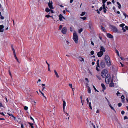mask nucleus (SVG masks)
Returning <instances> with one entry per match:
<instances>
[{
    "label": "nucleus",
    "instance_id": "1",
    "mask_svg": "<svg viewBox=\"0 0 128 128\" xmlns=\"http://www.w3.org/2000/svg\"><path fill=\"white\" fill-rule=\"evenodd\" d=\"M104 59L107 66L110 67L111 65L110 58L109 56L107 55H106L104 57Z\"/></svg>",
    "mask_w": 128,
    "mask_h": 128
},
{
    "label": "nucleus",
    "instance_id": "2",
    "mask_svg": "<svg viewBox=\"0 0 128 128\" xmlns=\"http://www.w3.org/2000/svg\"><path fill=\"white\" fill-rule=\"evenodd\" d=\"M108 73V72L107 70H103L101 73V75L102 77L103 78H106V75Z\"/></svg>",
    "mask_w": 128,
    "mask_h": 128
},
{
    "label": "nucleus",
    "instance_id": "3",
    "mask_svg": "<svg viewBox=\"0 0 128 128\" xmlns=\"http://www.w3.org/2000/svg\"><path fill=\"white\" fill-rule=\"evenodd\" d=\"M73 39L76 43L77 44L78 43V37L76 34V33L73 34Z\"/></svg>",
    "mask_w": 128,
    "mask_h": 128
},
{
    "label": "nucleus",
    "instance_id": "4",
    "mask_svg": "<svg viewBox=\"0 0 128 128\" xmlns=\"http://www.w3.org/2000/svg\"><path fill=\"white\" fill-rule=\"evenodd\" d=\"M110 28H111L115 32H118V30L116 27L115 26L110 25Z\"/></svg>",
    "mask_w": 128,
    "mask_h": 128
},
{
    "label": "nucleus",
    "instance_id": "5",
    "mask_svg": "<svg viewBox=\"0 0 128 128\" xmlns=\"http://www.w3.org/2000/svg\"><path fill=\"white\" fill-rule=\"evenodd\" d=\"M52 1L49 0V2L48 3V6L50 9H54V8L52 6Z\"/></svg>",
    "mask_w": 128,
    "mask_h": 128
},
{
    "label": "nucleus",
    "instance_id": "6",
    "mask_svg": "<svg viewBox=\"0 0 128 128\" xmlns=\"http://www.w3.org/2000/svg\"><path fill=\"white\" fill-rule=\"evenodd\" d=\"M100 67L101 68H104L106 66V64L104 62H102L100 65Z\"/></svg>",
    "mask_w": 128,
    "mask_h": 128
},
{
    "label": "nucleus",
    "instance_id": "7",
    "mask_svg": "<svg viewBox=\"0 0 128 128\" xmlns=\"http://www.w3.org/2000/svg\"><path fill=\"white\" fill-rule=\"evenodd\" d=\"M104 52H102L101 51H100L99 52H98L97 54V55L99 57H101L103 55Z\"/></svg>",
    "mask_w": 128,
    "mask_h": 128
},
{
    "label": "nucleus",
    "instance_id": "8",
    "mask_svg": "<svg viewBox=\"0 0 128 128\" xmlns=\"http://www.w3.org/2000/svg\"><path fill=\"white\" fill-rule=\"evenodd\" d=\"M62 32L64 34H65L66 33L67 29L66 27L63 28L62 30Z\"/></svg>",
    "mask_w": 128,
    "mask_h": 128
},
{
    "label": "nucleus",
    "instance_id": "9",
    "mask_svg": "<svg viewBox=\"0 0 128 128\" xmlns=\"http://www.w3.org/2000/svg\"><path fill=\"white\" fill-rule=\"evenodd\" d=\"M63 108L64 111V112L65 107L66 106V103L65 101L63 99Z\"/></svg>",
    "mask_w": 128,
    "mask_h": 128
},
{
    "label": "nucleus",
    "instance_id": "10",
    "mask_svg": "<svg viewBox=\"0 0 128 128\" xmlns=\"http://www.w3.org/2000/svg\"><path fill=\"white\" fill-rule=\"evenodd\" d=\"M110 87H114V83L113 82V80H112L111 83L110 84Z\"/></svg>",
    "mask_w": 128,
    "mask_h": 128
},
{
    "label": "nucleus",
    "instance_id": "11",
    "mask_svg": "<svg viewBox=\"0 0 128 128\" xmlns=\"http://www.w3.org/2000/svg\"><path fill=\"white\" fill-rule=\"evenodd\" d=\"M4 26L3 25H0V32H3L4 31Z\"/></svg>",
    "mask_w": 128,
    "mask_h": 128
},
{
    "label": "nucleus",
    "instance_id": "12",
    "mask_svg": "<svg viewBox=\"0 0 128 128\" xmlns=\"http://www.w3.org/2000/svg\"><path fill=\"white\" fill-rule=\"evenodd\" d=\"M59 20L61 21H62V18H63V16L61 14H60L59 16Z\"/></svg>",
    "mask_w": 128,
    "mask_h": 128
},
{
    "label": "nucleus",
    "instance_id": "13",
    "mask_svg": "<svg viewBox=\"0 0 128 128\" xmlns=\"http://www.w3.org/2000/svg\"><path fill=\"white\" fill-rule=\"evenodd\" d=\"M101 86L103 88L102 91L104 92V90L106 89V87L104 84H101Z\"/></svg>",
    "mask_w": 128,
    "mask_h": 128
},
{
    "label": "nucleus",
    "instance_id": "14",
    "mask_svg": "<svg viewBox=\"0 0 128 128\" xmlns=\"http://www.w3.org/2000/svg\"><path fill=\"white\" fill-rule=\"evenodd\" d=\"M107 36L110 38H113V36L111 34H107Z\"/></svg>",
    "mask_w": 128,
    "mask_h": 128
},
{
    "label": "nucleus",
    "instance_id": "15",
    "mask_svg": "<svg viewBox=\"0 0 128 128\" xmlns=\"http://www.w3.org/2000/svg\"><path fill=\"white\" fill-rule=\"evenodd\" d=\"M100 51L102 52H105V50L104 48L102 46H101L100 47Z\"/></svg>",
    "mask_w": 128,
    "mask_h": 128
},
{
    "label": "nucleus",
    "instance_id": "16",
    "mask_svg": "<svg viewBox=\"0 0 128 128\" xmlns=\"http://www.w3.org/2000/svg\"><path fill=\"white\" fill-rule=\"evenodd\" d=\"M110 79L108 78H107V80H106L105 79V82L106 84H109L110 82Z\"/></svg>",
    "mask_w": 128,
    "mask_h": 128
},
{
    "label": "nucleus",
    "instance_id": "17",
    "mask_svg": "<svg viewBox=\"0 0 128 128\" xmlns=\"http://www.w3.org/2000/svg\"><path fill=\"white\" fill-rule=\"evenodd\" d=\"M103 9L104 10V12L105 13H106V12L107 10L106 8H108V7H106L105 6H103Z\"/></svg>",
    "mask_w": 128,
    "mask_h": 128
},
{
    "label": "nucleus",
    "instance_id": "18",
    "mask_svg": "<svg viewBox=\"0 0 128 128\" xmlns=\"http://www.w3.org/2000/svg\"><path fill=\"white\" fill-rule=\"evenodd\" d=\"M54 72L55 73V75H56V77L57 78H59V76H58V73H57V72L56 71V70H54Z\"/></svg>",
    "mask_w": 128,
    "mask_h": 128
},
{
    "label": "nucleus",
    "instance_id": "19",
    "mask_svg": "<svg viewBox=\"0 0 128 128\" xmlns=\"http://www.w3.org/2000/svg\"><path fill=\"white\" fill-rule=\"evenodd\" d=\"M106 80H107V78H108L110 79H111V77L110 75V74H108L106 77Z\"/></svg>",
    "mask_w": 128,
    "mask_h": 128
},
{
    "label": "nucleus",
    "instance_id": "20",
    "mask_svg": "<svg viewBox=\"0 0 128 128\" xmlns=\"http://www.w3.org/2000/svg\"><path fill=\"white\" fill-rule=\"evenodd\" d=\"M50 10L48 8H46L45 10L46 12H50Z\"/></svg>",
    "mask_w": 128,
    "mask_h": 128
},
{
    "label": "nucleus",
    "instance_id": "21",
    "mask_svg": "<svg viewBox=\"0 0 128 128\" xmlns=\"http://www.w3.org/2000/svg\"><path fill=\"white\" fill-rule=\"evenodd\" d=\"M117 4L118 5V7L120 9L121 7V5L120 4V3L118 2H117Z\"/></svg>",
    "mask_w": 128,
    "mask_h": 128
},
{
    "label": "nucleus",
    "instance_id": "22",
    "mask_svg": "<svg viewBox=\"0 0 128 128\" xmlns=\"http://www.w3.org/2000/svg\"><path fill=\"white\" fill-rule=\"evenodd\" d=\"M101 29L102 30L103 32H105V28L102 26H101Z\"/></svg>",
    "mask_w": 128,
    "mask_h": 128
},
{
    "label": "nucleus",
    "instance_id": "23",
    "mask_svg": "<svg viewBox=\"0 0 128 128\" xmlns=\"http://www.w3.org/2000/svg\"><path fill=\"white\" fill-rule=\"evenodd\" d=\"M99 61H100L99 60H98L97 62V65L96 66L98 67L99 68H100V66L99 64Z\"/></svg>",
    "mask_w": 128,
    "mask_h": 128
},
{
    "label": "nucleus",
    "instance_id": "24",
    "mask_svg": "<svg viewBox=\"0 0 128 128\" xmlns=\"http://www.w3.org/2000/svg\"><path fill=\"white\" fill-rule=\"evenodd\" d=\"M79 59L81 62L84 61V59L81 57H79Z\"/></svg>",
    "mask_w": 128,
    "mask_h": 128
},
{
    "label": "nucleus",
    "instance_id": "25",
    "mask_svg": "<svg viewBox=\"0 0 128 128\" xmlns=\"http://www.w3.org/2000/svg\"><path fill=\"white\" fill-rule=\"evenodd\" d=\"M106 2L105 1V0H102V3H103L102 6H105V3Z\"/></svg>",
    "mask_w": 128,
    "mask_h": 128
},
{
    "label": "nucleus",
    "instance_id": "26",
    "mask_svg": "<svg viewBox=\"0 0 128 128\" xmlns=\"http://www.w3.org/2000/svg\"><path fill=\"white\" fill-rule=\"evenodd\" d=\"M12 50L14 54H15L16 52H15V50L14 49L12 46Z\"/></svg>",
    "mask_w": 128,
    "mask_h": 128
},
{
    "label": "nucleus",
    "instance_id": "27",
    "mask_svg": "<svg viewBox=\"0 0 128 128\" xmlns=\"http://www.w3.org/2000/svg\"><path fill=\"white\" fill-rule=\"evenodd\" d=\"M83 29L82 28H81L78 31V33L79 34H80L83 31Z\"/></svg>",
    "mask_w": 128,
    "mask_h": 128
},
{
    "label": "nucleus",
    "instance_id": "28",
    "mask_svg": "<svg viewBox=\"0 0 128 128\" xmlns=\"http://www.w3.org/2000/svg\"><path fill=\"white\" fill-rule=\"evenodd\" d=\"M109 106L111 108L112 110H114L115 112H116L115 110H114V108L111 105L110 106Z\"/></svg>",
    "mask_w": 128,
    "mask_h": 128
},
{
    "label": "nucleus",
    "instance_id": "29",
    "mask_svg": "<svg viewBox=\"0 0 128 128\" xmlns=\"http://www.w3.org/2000/svg\"><path fill=\"white\" fill-rule=\"evenodd\" d=\"M86 12H82V14H80V16H84L86 14Z\"/></svg>",
    "mask_w": 128,
    "mask_h": 128
},
{
    "label": "nucleus",
    "instance_id": "30",
    "mask_svg": "<svg viewBox=\"0 0 128 128\" xmlns=\"http://www.w3.org/2000/svg\"><path fill=\"white\" fill-rule=\"evenodd\" d=\"M80 19H83L84 20H86V17H80Z\"/></svg>",
    "mask_w": 128,
    "mask_h": 128
},
{
    "label": "nucleus",
    "instance_id": "31",
    "mask_svg": "<svg viewBox=\"0 0 128 128\" xmlns=\"http://www.w3.org/2000/svg\"><path fill=\"white\" fill-rule=\"evenodd\" d=\"M116 52L118 56H119L120 57V55L119 53V52L118 51V50H116Z\"/></svg>",
    "mask_w": 128,
    "mask_h": 128
},
{
    "label": "nucleus",
    "instance_id": "32",
    "mask_svg": "<svg viewBox=\"0 0 128 128\" xmlns=\"http://www.w3.org/2000/svg\"><path fill=\"white\" fill-rule=\"evenodd\" d=\"M11 118L12 119H13V118H14V120H16V118L12 114V115H11Z\"/></svg>",
    "mask_w": 128,
    "mask_h": 128
},
{
    "label": "nucleus",
    "instance_id": "33",
    "mask_svg": "<svg viewBox=\"0 0 128 128\" xmlns=\"http://www.w3.org/2000/svg\"><path fill=\"white\" fill-rule=\"evenodd\" d=\"M88 103H89V107H90V109L91 110H92V107L91 106V103L90 102H89Z\"/></svg>",
    "mask_w": 128,
    "mask_h": 128
},
{
    "label": "nucleus",
    "instance_id": "34",
    "mask_svg": "<svg viewBox=\"0 0 128 128\" xmlns=\"http://www.w3.org/2000/svg\"><path fill=\"white\" fill-rule=\"evenodd\" d=\"M93 86V87L94 88L95 92H99V91H98V90H97L96 89V88L95 87L94 85Z\"/></svg>",
    "mask_w": 128,
    "mask_h": 128
},
{
    "label": "nucleus",
    "instance_id": "35",
    "mask_svg": "<svg viewBox=\"0 0 128 128\" xmlns=\"http://www.w3.org/2000/svg\"><path fill=\"white\" fill-rule=\"evenodd\" d=\"M0 19L2 20H3L4 19V17L2 16L1 15V13L0 12Z\"/></svg>",
    "mask_w": 128,
    "mask_h": 128
},
{
    "label": "nucleus",
    "instance_id": "36",
    "mask_svg": "<svg viewBox=\"0 0 128 128\" xmlns=\"http://www.w3.org/2000/svg\"><path fill=\"white\" fill-rule=\"evenodd\" d=\"M123 14L125 16V18H126V17L128 18V15H127L124 12L123 13Z\"/></svg>",
    "mask_w": 128,
    "mask_h": 128
},
{
    "label": "nucleus",
    "instance_id": "37",
    "mask_svg": "<svg viewBox=\"0 0 128 128\" xmlns=\"http://www.w3.org/2000/svg\"><path fill=\"white\" fill-rule=\"evenodd\" d=\"M125 25L124 24H123L120 25V27H122V28L125 26Z\"/></svg>",
    "mask_w": 128,
    "mask_h": 128
},
{
    "label": "nucleus",
    "instance_id": "38",
    "mask_svg": "<svg viewBox=\"0 0 128 128\" xmlns=\"http://www.w3.org/2000/svg\"><path fill=\"white\" fill-rule=\"evenodd\" d=\"M88 92L89 93H90L91 92V89L89 87H88Z\"/></svg>",
    "mask_w": 128,
    "mask_h": 128
},
{
    "label": "nucleus",
    "instance_id": "39",
    "mask_svg": "<svg viewBox=\"0 0 128 128\" xmlns=\"http://www.w3.org/2000/svg\"><path fill=\"white\" fill-rule=\"evenodd\" d=\"M14 54V57H15V59L16 60H18V58H17V57L16 56V54Z\"/></svg>",
    "mask_w": 128,
    "mask_h": 128
},
{
    "label": "nucleus",
    "instance_id": "40",
    "mask_svg": "<svg viewBox=\"0 0 128 128\" xmlns=\"http://www.w3.org/2000/svg\"><path fill=\"white\" fill-rule=\"evenodd\" d=\"M122 105V104L121 103H120L118 104V106L119 107H121Z\"/></svg>",
    "mask_w": 128,
    "mask_h": 128
},
{
    "label": "nucleus",
    "instance_id": "41",
    "mask_svg": "<svg viewBox=\"0 0 128 128\" xmlns=\"http://www.w3.org/2000/svg\"><path fill=\"white\" fill-rule=\"evenodd\" d=\"M28 107L27 106H25L24 107V109L25 110H28Z\"/></svg>",
    "mask_w": 128,
    "mask_h": 128
},
{
    "label": "nucleus",
    "instance_id": "42",
    "mask_svg": "<svg viewBox=\"0 0 128 128\" xmlns=\"http://www.w3.org/2000/svg\"><path fill=\"white\" fill-rule=\"evenodd\" d=\"M45 17H46V18H48L49 17H50V15L48 14V15H46V16H45Z\"/></svg>",
    "mask_w": 128,
    "mask_h": 128
},
{
    "label": "nucleus",
    "instance_id": "43",
    "mask_svg": "<svg viewBox=\"0 0 128 128\" xmlns=\"http://www.w3.org/2000/svg\"><path fill=\"white\" fill-rule=\"evenodd\" d=\"M90 54L92 55H93L94 54V52L93 51H92L90 52Z\"/></svg>",
    "mask_w": 128,
    "mask_h": 128
},
{
    "label": "nucleus",
    "instance_id": "44",
    "mask_svg": "<svg viewBox=\"0 0 128 128\" xmlns=\"http://www.w3.org/2000/svg\"><path fill=\"white\" fill-rule=\"evenodd\" d=\"M0 114L2 115V116H4L5 118L6 117V116L4 114L3 112H0Z\"/></svg>",
    "mask_w": 128,
    "mask_h": 128
},
{
    "label": "nucleus",
    "instance_id": "45",
    "mask_svg": "<svg viewBox=\"0 0 128 128\" xmlns=\"http://www.w3.org/2000/svg\"><path fill=\"white\" fill-rule=\"evenodd\" d=\"M112 4V3L110 2H107V5H108L109 4Z\"/></svg>",
    "mask_w": 128,
    "mask_h": 128
},
{
    "label": "nucleus",
    "instance_id": "46",
    "mask_svg": "<svg viewBox=\"0 0 128 128\" xmlns=\"http://www.w3.org/2000/svg\"><path fill=\"white\" fill-rule=\"evenodd\" d=\"M122 30H123L124 32H126V30L125 29V28H123Z\"/></svg>",
    "mask_w": 128,
    "mask_h": 128
},
{
    "label": "nucleus",
    "instance_id": "47",
    "mask_svg": "<svg viewBox=\"0 0 128 128\" xmlns=\"http://www.w3.org/2000/svg\"><path fill=\"white\" fill-rule=\"evenodd\" d=\"M69 86H70V87L72 89V90L73 91H74L73 89H74L72 88V84H70Z\"/></svg>",
    "mask_w": 128,
    "mask_h": 128
},
{
    "label": "nucleus",
    "instance_id": "48",
    "mask_svg": "<svg viewBox=\"0 0 128 128\" xmlns=\"http://www.w3.org/2000/svg\"><path fill=\"white\" fill-rule=\"evenodd\" d=\"M124 96L123 95H122V96L121 97V98L122 100H123L124 98Z\"/></svg>",
    "mask_w": 128,
    "mask_h": 128
},
{
    "label": "nucleus",
    "instance_id": "49",
    "mask_svg": "<svg viewBox=\"0 0 128 128\" xmlns=\"http://www.w3.org/2000/svg\"><path fill=\"white\" fill-rule=\"evenodd\" d=\"M88 99H89V100H90V98H88L87 99H86V100H87V102L88 103H89V100H88Z\"/></svg>",
    "mask_w": 128,
    "mask_h": 128
},
{
    "label": "nucleus",
    "instance_id": "50",
    "mask_svg": "<svg viewBox=\"0 0 128 128\" xmlns=\"http://www.w3.org/2000/svg\"><path fill=\"white\" fill-rule=\"evenodd\" d=\"M107 102H108V104L109 106H110L111 104L109 100H107Z\"/></svg>",
    "mask_w": 128,
    "mask_h": 128
},
{
    "label": "nucleus",
    "instance_id": "51",
    "mask_svg": "<svg viewBox=\"0 0 128 128\" xmlns=\"http://www.w3.org/2000/svg\"><path fill=\"white\" fill-rule=\"evenodd\" d=\"M128 117L126 116H125L124 117V120L128 119Z\"/></svg>",
    "mask_w": 128,
    "mask_h": 128
},
{
    "label": "nucleus",
    "instance_id": "52",
    "mask_svg": "<svg viewBox=\"0 0 128 128\" xmlns=\"http://www.w3.org/2000/svg\"><path fill=\"white\" fill-rule=\"evenodd\" d=\"M41 94H42V96L44 97L46 99V97L44 95V94L42 93V92H41Z\"/></svg>",
    "mask_w": 128,
    "mask_h": 128
},
{
    "label": "nucleus",
    "instance_id": "53",
    "mask_svg": "<svg viewBox=\"0 0 128 128\" xmlns=\"http://www.w3.org/2000/svg\"><path fill=\"white\" fill-rule=\"evenodd\" d=\"M125 113V112L124 111H122L121 112V114L123 115Z\"/></svg>",
    "mask_w": 128,
    "mask_h": 128
},
{
    "label": "nucleus",
    "instance_id": "54",
    "mask_svg": "<svg viewBox=\"0 0 128 128\" xmlns=\"http://www.w3.org/2000/svg\"><path fill=\"white\" fill-rule=\"evenodd\" d=\"M30 118L31 120H32L33 121V122H34V119L32 118V117L30 116Z\"/></svg>",
    "mask_w": 128,
    "mask_h": 128
},
{
    "label": "nucleus",
    "instance_id": "55",
    "mask_svg": "<svg viewBox=\"0 0 128 128\" xmlns=\"http://www.w3.org/2000/svg\"><path fill=\"white\" fill-rule=\"evenodd\" d=\"M102 9H103L102 7H100V8L99 10H100V11H101L102 10Z\"/></svg>",
    "mask_w": 128,
    "mask_h": 128
},
{
    "label": "nucleus",
    "instance_id": "56",
    "mask_svg": "<svg viewBox=\"0 0 128 128\" xmlns=\"http://www.w3.org/2000/svg\"><path fill=\"white\" fill-rule=\"evenodd\" d=\"M62 28V25H60V26L59 29L60 30H61Z\"/></svg>",
    "mask_w": 128,
    "mask_h": 128
},
{
    "label": "nucleus",
    "instance_id": "57",
    "mask_svg": "<svg viewBox=\"0 0 128 128\" xmlns=\"http://www.w3.org/2000/svg\"><path fill=\"white\" fill-rule=\"evenodd\" d=\"M70 30L71 32H72L73 31L72 28V27L70 28Z\"/></svg>",
    "mask_w": 128,
    "mask_h": 128
},
{
    "label": "nucleus",
    "instance_id": "58",
    "mask_svg": "<svg viewBox=\"0 0 128 128\" xmlns=\"http://www.w3.org/2000/svg\"><path fill=\"white\" fill-rule=\"evenodd\" d=\"M96 11L99 14H100V12L98 11V10H96Z\"/></svg>",
    "mask_w": 128,
    "mask_h": 128
},
{
    "label": "nucleus",
    "instance_id": "59",
    "mask_svg": "<svg viewBox=\"0 0 128 128\" xmlns=\"http://www.w3.org/2000/svg\"><path fill=\"white\" fill-rule=\"evenodd\" d=\"M66 43L67 45H68L70 44V42L67 40L66 42Z\"/></svg>",
    "mask_w": 128,
    "mask_h": 128
},
{
    "label": "nucleus",
    "instance_id": "60",
    "mask_svg": "<svg viewBox=\"0 0 128 128\" xmlns=\"http://www.w3.org/2000/svg\"><path fill=\"white\" fill-rule=\"evenodd\" d=\"M126 29L127 30H128V27L127 26H126L125 27Z\"/></svg>",
    "mask_w": 128,
    "mask_h": 128
},
{
    "label": "nucleus",
    "instance_id": "61",
    "mask_svg": "<svg viewBox=\"0 0 128 128\" xmlns=\"http://www.w3.org/2000/svg\"><path fill=\"white\" fill-rule=\"evenodd\" d=\"M85 79L86 81H87L88 82H89L88 79L87 78H85Z\"/></svg>",
    "mask_w": 128,
    "mask_h": 128
},
{
    "label": "nucleus",
    "instance_id": "62",
    "mask_svg": "<svg viewBox=\"0 0 128 128\" xmlns=\"http://www.w3.org/2000/svg\"><path fill=\"white\" fill-rule=\"evenodd\" d=\"M117 94L118 96V95L120 94V93L118 92L117 93Z\"/></svg>",
    "mask_w": 128,
    "mask_h": 128
},
{
    "label": "nucleus",
    "instance_id": "63",
    "mask_svg": "<svg viewBox=\"0 0 128 128\" xmlns=\"http://www.w3.org/2000/svg\"><path fill=\"white\" fill-rule=\"evenodd\" d=\"M33 124H32L31 125H30V126H31V128H34V126H33Z\"/></svg>",
    "mask_w": 128,
    "mask_h": 128
},
{
    "label": "nucleus",
    "instance_id": "64",
    "mask_svg": "<svg viewBox=\"0 0 128 128\" xmlns=\"http://www.w3.org/2000/svg\"><path fill=\"white\" fill-rule=\"evenodd\" d=\"M120 58L122 60H124V59L123 57H120Z\"/></svg>",
    "mask_w": 128,
    "mask_h": 128
}]
</instances>
